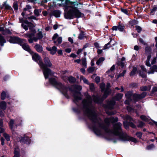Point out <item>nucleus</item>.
Returning <instances> with one entry per match:
<instances>
[{
  "mask_svg": "<svg viewBox=\"0 0 157 157\" xmlns=\"http://www.w3.org/2000/svg\"><path fill=\"white\" fill-rule=\"evenodd\" d=\"M87 100H84L82 101L83 109H85L84 113L89 119L92 122L94 125L92 126L93 130L95 134L98 136L101 135V130L96 126L97 123L99 127L103 129L107 134H113L115 136H118L119 138L123 141H131L135 143L137 142V140L132 137L128 136L126 133H124L122 131V124L120 122H117L113 125V130H112L109 128V126L105 125L99 122L97 115L95 112L89 107V105H91L92 102V99L91 96L88 94L86 97Z\"/></svg>",
  "mask_w": 157,
  "mask_h": 157,
  "instance_id": "obj_1",
  "label": "nucleus"
},
{
  "mask_svg": "<svg viewBox=\"0 0 157 157\" xmlns=\"http://www.w3.org/2000/svg\"><path fill=\"white\" fill-rule=\"evenodd\" d=\"M147 94V92H143L141 94H133L132 91L129 90L125 94L126 98L130 100H133V103H136L139 100L145 98Z\"/></svg>",
  "mask_w": 157,
  "mask_h": 157,
  "instance_id": "obj_2",
  "label": "nucleus"
},
{
  "mask_svg": "<svg viewBox=\"0 0 157 157\" xmlns=\"http://www.w3.org/2000/svg\"><path fill=\"white\" fill-rule=\"evenodd\" d=\"M103 92V94L101 98L98 95H93V97L94 102L98 104H102L104 100L106 99L108 95L111 93V90H108L107 89H105Z\"/></svg>",
  "mask_w": 157,
  "mask_h": 157,
  "instance_id": "obj_3",
  "label": "nucleus"
},
{
  "mask_svg": "<svg viewBox=\"0 0 157 157\" xmlns=\"http://www.w3.org/2000/svg\"><path fill=\"white\" fill-rule=\"evenodd\" d=\"M49 83L53 86H57L59 87H63L64 90H69L71 92L75 93V91H76L74 89L73 90L72 88L70 86H67L63 84L60 82H57L56 79L54 78H49Z\"/></svg>",
  "mask_w": 157,
  "mask_h": 157,
  "instance_id": "obj_4",
  "label": "nucleus"
},
{
  "mask_svg": "<svg viewBox=\"0 0 157 157\" xmlns=\"http://www.w3.org/2000/svg\"><path fill=\"white\" fill-rule=\"evenodd\" d=\"M42 69L43 74L45 79H46L49 78V77L53 76L54 74V72L49 67H40Z\"/></svg>",
  "mask_w": 157,
  "mask_h": 157,
  "instance_id": "obj_5",
  "label": "nucleus"
},
{
  "mask_svg": "<svg viewBox=\"0 0 157 157\" xmlns=\"http://www.w3.org/2000/svg\"><path fill=\"white\" fill-rule=\"evenodd\" d=\"M44 63L42 60L40 67H50L52 65L49 58L48 57H45L43 59Z\"/></svg>",
  "mask_w": 157,
  "mask_h": 157,
  "instance_id": "obj_6",
  "label": "nucleus"
},
{
  "mask_svg": "<svg viewBox=\"0 0 157 157\" xmlns=\"http://www.w3.org/2000/svg\"><path fill=\"white\" fill-rule=\"evenodd\" d=\"M71 9L68 11H65L64 18L67 19H71L74 18V6H71Z\"/></svg>",
  "mask_w": 157,
  "mask_h": 157,
  "instance_id": "obj_7",
  "label": "nucleus"
},
{
  "mask_svg": "<svg viewBox=\"0 0 157 157\" xmlns=\"http://www.w3.org/2000/svg\"><path fill=\"white\" fill-rule=\"evenodd\" d=\"M9 41L11 44H17L20 45L21 43V38L16 36H10V39Z\"/></svg>",
  "mask_w": 157,
  "mask_h": 157,
  "instance_id": "obj_8",
  "label": "nucleus"
},
{
  "mask_svg": "<svg viewBox=\"0 0 157 157\" xmlns=\"http://www.w3.org/2000/svg\"><path fill=\"white\" fill-rule=\"evenodd\" d=\"M82 94L80 91H75V93L73 94L74 99L73 100L74 102L77 105V103L79 100L82 99Z\"/></svg>",
  "mask_w": 157,
  "mask_h": 157,
  "instance_id": "obj_9",
  "label": "nucleus"
},
{
  "mask_svg": "<svg viewBox=\"0 0 157 157\" xmlns=\"http://www.w3.org/2000/svg\"><path fill=\"white\" fill-rule=\"evenodd\" d=\"M84 13H82L76 7L74 6V18H79L84 17Z\"/></svg>",
  "mask_w": 157,
  "mask_h": 157,
  "instance_id": "obj_10",
  "label": "nucleus"
},
{
  "mask_svg": "<svg viewBox=\"0 0 157 157\" xmlns=\"http://www.w3.org/2000/svg\"><path fill=\"white\" fill-rule=\"evenodd\" d=\"M32 58L34 61L37 63L39 66H40L42 59L39 54L36 53H34V54L32 55Z\"/></svg>",
  "mask_w": 157,
  "mask_h": 157,
  "instance_id": "obj_11",
  "label": "nucleus"
},
{
  "mask_svg": "<svg viewBox=\"0 0 157 157\" xmlns=\"http://www.w3.org/2000/svg\"><path fill=\"white\" fill-rule=\"evenodd\" d=\"M21 142L27 145H29L31 142V140L30 138L27 136H24L23 137H21L20 140Z\"/></svg>",
  "mask_w": 157,
  "mask_h": 157,
  "instance_id": "obj_12",
  "label": "nucleus"
},
{
  "mask_svg": "<svg viewBox=\"0 0 157 157\" xmlns=\"http://www.w3.org/2000/svg\"><path fill=\"white\" fill-rule=\"evenodd\" d=\"M140 67L141 68V69L143 71H142L140 70H139L138 71L139 73V76L143 78H146L147 77L146 74L144 72H147V70L144 67V66L143 65H141L140 66Z\"/></svg>",
  "mask_w": 157,
  "mask_h": 157,
  "instance_id": "obj_13",
  "label": "nucleus"
},
{
  "mask_svg": "<svg viewBox=\"0 0 157 157\" xmlns=\"http://www.w3.org/2000/svg\"><path fill=\"white\" fill-rule=\"evenodd\" d=\"M116 103L115 101L114 100H111L107 102L105 105V108L110 110H112L114 109V106Z\"/></svg>",
  "mask_w": 157,
  "mask_h": 157,
  "instance_id": "obj_14",
  "label": "nucleus"
},
{
  "mask_svg": "<svg viewBox=\"0 0 157 157\" xmlns=\"http://www.w3.org/2000/svg\"><path fill=\"white\" fill-rule=\"evenodd\" d=\"M57 47L55 46H53L51 48L47 47L46 49L48 51L50 52V54L52 55H54L57 51Z\"/></svg>",
  "mask_w": 157,
  "mask_h": 157,
  "instance_id": "obj_15",
  "label": "nucleus"
},
{
  "mask_svg": "<svg viewBox=\"0 0 157 157\" xmlns=\"http://www.w3.org/2000/svg\"><path fill=\"white\" fill-rule=\"evenodd\" d=\"M61 14L60 11L59 10H53L50 15L54 16L56 17H60Z\"/></svg>",
  "mask_w": 157,
  "mask_h": 157,
  "instance_id": "obj_16",
  "label": "nucleus"
},
{
  "mask_svg": "<svg viewBox=\"0 0 157 157\" xmlns=\"http://www.w3.org/2000/svg\"><path fill=\"white\" fill-rule=\"evenodd\" d=\"M35 49L37 52L41 53L43 51V47L40 44H36L34 47Z\"/></svg>",
  "mask_w": 157,
  "mask_h": 157,
  "instance_id": "obj_17",
  "label": "nucleus"
},
{
  "mask_svg": "<svg viewBox=\"0 0 157 157\" xmlns=\"http://www.w3.org/2000/svg\"><path fill=\"white\" fill-rule=\"evenodd\" d=\"M117 26L118 27V30L120 31L126 32L125 30L124 29L125 26L123 24L121 23V22H120L118 23V25Z\"/></svg>",
  "mask_w": 157,
  "mask_h": 157,
  "instance_id": "obj_18",
  "label": "nucleus"
},
{
  "mask_svg": "<svg viewBox=\"0 0 157 157\" xmlns=\"http://www.w3.org/2000/svg\"><path fill=\"white\" fill-rule=\"evenodd\" d=\"M14 156L13 157H20V149L18 147H15L14 151Z\"/></svg>",
  "mask_w": 157,
  "mask_h": 157,
  "instance_id": "obj_19",
  "label": "nucleus"
},
{
  "mask_svg": "<svg viewBox=\"0 0 157 157\" xmlns=\"http://www.w3.org/2000/svg\"><path fill=\"white\" fill-rule=\"evenodd\" d=\"M56 88L59 90H61L62 93L65 96V97L68 94V90H64L63 87H59L57 86H54Z\"/></svg>",
  "mask_w": 157,
  "mask_h": 157,
  "instance_id": "obj_20",
  "label": "nucleus"
},
{
  "mask_svg": "<svg viewBox=\"0 0 157 157\" xmlns=\"http://www.w3.org/2000/svg\"><path fill=\"white\" fill-rule=\"evenodd\" d=\"M20 45L21 46L22 48L24 50L27 52H29V51H30L29 46L27 43H24L21 45Z\"/></svg>",
  "mask_w": 157,
  "mask_h": 157,
  "instance_id": "obj_21",
  "label": "nucleus"
},
{
  "mask_svg": "<svg viewBox=\"0 0 157 157\" xmlns=\"http://www.w3.org/2000/svg\"><path fill=\"white\" fill-rule=\"evenodd\" d=\"M6 108V102L4 101L0 102V109L2 110H5Z\"/></svg>",
  "mask_w": 157,
  "mask_h": 157,
  "instance_id": "obj_22",
  "label": "nucleus"
},
{
  "mask_svg": "<svg viewBox=\"0 0 157 157\" xmlns=\"http://www.w3.org/2000/svg\"><path fill=\"white\" fill-rule=\"evenodd\" d=\"M6 42V40L4 37L0 34V45L1 46L4 45V43Z\"/></svg>",
  "mask_w": 157,
  "mask_h": 157,
  "instance_id": "obj_23",
  "label": "nucleus"
},
{
  "mask_svg": "<svg viewBox=\"0 0 157 157\" xmlns=\"http://www.w3.org/2000/svg\"><path fill=\"white\" fill-rule=\"evenodd\" d=\"M36 26V25L33 23V25H30L28 26L29 28V29L31 32L32 33H36V31L34 28Z\"/></svg>",
  "mask_w": 157,
  "mask_h": 157,
  "instance_id": "obj_24",
  "label": "nucleus"
},
{
  "mask_svg": "<svg viewBox=\"0 0 157 157\" xmlns=\"http://www.w3.org/2000/svg\"><path fill=\"white\" fill-rule=\"evenodd\" d=\"M24 21V20L23 18H19L20 22L21 23V27L24 29H25L26 31H27L28 30V29L27 28V25H24V24H23Z\"/></svg>",
  "mask_w": 157,
  "mask_h": 157,
  "instance_id": "obj_25",
  "label": "nucleus"
},
{
  "mask_svg": "<svg viewBox=\"0 0 157 157\" xmlns=\"http://www.w3.org/2000/svg\"><path fill=\"white\" fill-rule=\"evenodd\" d=\"M124 125L125 127L130 126L133 128H136V125L132 122H127L126 123V124L124 123Z\"/></svg>",
  "mask_w": 157,
  "mask_h": 157,
  "instance_id": "obj_26",
  "label": "nucleus"
},
{
  "mask_svg": "<svg viewBox=\"0 0 157 157\" xmlns=\"http://www.w3.org/2000/svg\"><path fill=\"white\" fill-rule=\"evenodd\" d=\"M76 78L70 75L68 77V81L70 83H75L76 81Z\"/></svg>",
  "mask_w": 157,
  "mask_h": 157,
  "instance_id": "obj_27",
  "label": "nucleus"
},
{
  "mask_svg": "<svg viewBox=\"0 0 157 157\" xmlns=\"http://www.w3.org/2000/svg\"><path fill=\"white\" fill-rule=\"evenodd\" d=\"M152 49L150 46H147L145 48V53L146 55L151 54Z\"/></svg>",
  "mask_w": 157,
  "mask_h": 157,
  "instance_id": "obj_28",
  "label": "nucleus"
},
{
  "mask_svg": "<svg viewBox=\"0 0 157 157\" xmlns=\"http://www.w3.org/2000/svg\"><path fill=\"white\" fill-rule=\"evenodd\" d=\"M137 71V68L136 67H133L132 70L130 73V76L131 77L133 76H134Z\"/></svg>",
  "mask_w": 157,
  "mask_h": 157,
  "instance_id": "obj_29",
  "label": "nucleus"
},
{
  "mask_svg": "<svg viewBox=\"0 0 157 157\" xmlns=\"http://www.w3.org/2000/svg\"><path fill=\"white\" fill-rule=\"evenodd\" d=\"M85 34L84 32L82 30L80 31V33L79 35L78 36V38L80 40H82L84 38H86V36H85Z\"/></svg>",
  "mask_w": 157,
  "mask_h": 157,
  "instance_id": "obj_30",
  "label": "nucleus"
},
{
  "mask_svg": "<svg viewBox=\"0 0 157 157\" xmlns=\"http://www.w3.org/2000/svg\"><path fill=\"white\" fill-rule=\"evenodd\" d=\"M2 6L5 7V10H13V8L10 6L8 4H6V2H3Z\"/></svg>",
  "mask_w": 157,
  "mask_h": 157,
  "instance_id": "obj_31",
  "label": "nucleus"
},
{
  "mask_svg": "<svg viewBox=\"0 0 157 157\" xmlns=\"http://www.w3.org/2000/svg\"><path fill=\"white\" fill-rule=\"evenodd\" d=\"M36 33H27L24 35V36L25 37L27 38H33L34 36L35 35Z\"/></svg>",
  "mask_w": 157,
  "mask_h": 157,
  "instance_id": "obj_32",
  "label": "nucleus"
},
{
  "mask_svg": "<svg viewBox=\"0 0 157 157\" xmlns=\"http://www.w3.org/2000/svg\"><path fill=\"white\" fill-rule=\"evenodd\" d=\"M14 123V120L13 119H10L9 123V125L10 129H12L13 128Z\"/></svg>",
  "mask_w": 157,
  "mask_h": 157,
  "instance_id": "obj_33",
  "label": "nucleus"
},
{
  "mask_svg": "<svg viewBox=\"0 0 157 157\" xmlns=\"http://www.w3.org/2000/svg\"><path fill=\"white\" fill-rule=\"evenodd\" d=\"M80 80H82L87 85H89L90 83L83 76L81 75L80 76Z\"/></svg>",
  "mask_w": 157,
  "mask_h": 157,
  "instance_id": "obj_34",
  "label": "nucleus"
},
{
  "mask_svg": "<svg viewBox=\"0 0 157 157\" xmlns=\"http://www.w3.org/2000/svg\"><path fill=\"white\" fill-rule=\"evenodd\" d=\"M122 97V94H121L118 93L116 94L115 98L116 100L118 101L121 99Z\"/></svg>",
  "mask_w": 157,
  "mask_h": 157,
  "instance_id": "obj_35",
  "label": "nucleus"
},
{
  "mask_svg": "<svg viewBox=\"0 0 157 157\" xmlns=\"http://www.w3.org/2000/svg\"><path fill=\"white\" fill-rule=\"evenodd\" d=\"M95 67H90L87 69V72L88 73H93L94 71Z\"/></svg>",
  "mask_w": 157,
  "mask_h": 157,
  "instance_id": "obj_36",
  "label": "nucleus"
},
{
  "mask_svg": "<svg viewBox=\"0 0 157 157\" xmlns=\"http://www.w3.org/2000/svg\"><path fill=\"white\" fill-rule=\"evenodd\" d=\"M13 7L15 10H17L18 9V2L17 1H15L13 3Z\"/></svg>",
  "mask_w": 157,
  "mask_h": 157,
  "instance_id": "obj_37",
  "label": "nucleus"
},
{
  "mask_svg": "<svg viewBox=\"0 0 157 157\" xmlns=\"http://www.w3.org/2000/svg\"><path fill=\"white\" fill-rule=\"evenodd\" d=\"M105 60V58L103 57H101L97 60L96 62V64L98 65L101 62H103Z\"/></svg>",
  "mask_w": 157,
  "mask_h": 157,
  "instance_id": "obj_38",
  "label": "nucleus"
},
{
  "mask_svg": "<svg viewBox=\"0 0 157 157\" xmlns=\"http://www.w3.org/2000/svg\"><path fill=\"white\" fill-rule=\"evenodd\" d=\"M82 66L86 67L87 63L86 59L85 58H82Z\"/></svg>",
  "mask_w": 157,
  "mask_h": 157,
  "instance_id": "obj_39",
  "label": "nucleus"
},
{
  "mask_svg": "<svg viewBox=\"0 0 157 157\" xmlns=\"http://www.w3.org/2000/svg\"><path fill=\"white\" fill-rule=\"evenodd\" d=\"M6 98V92L3 91L1 94V99L2 100H4Z\"/></svg>",
  "mask_w": 157,
  "mask_h": 157,
  "instance_id": "obj_40",
  "label": "nucleus"
},
{
  "mask_svg": "<svg viewBox=\"0 0 157 157\" xmlns=\"http://www.w3.org/2000/svg\"><path fill=\"white\" fill-rule=\"evenodd\" d=\"M140 118L142 121L145 122H148L149 120V119L147 118L144 115H141L140 116Z\"/></svg>",
  "mask_w": 157,
  "mask_h": 157,
  "instance_id": "obj_41",
  "label": "nucleus"
},
{
  "mask_svg": "<svg viewBox=\"0 0 157 157\" xmlns=\"http://www.w3.org/2000/svg\"><path fill=\"white\" fill-rule=\"evenodd\" d=\"M117 64L118 66H121L122 68H123L124 66V63L121 61H118Z\"/></svg>",
  "mask_w": 157,
  "mask_h": 157,
  "instance_id": "obj_42",
  "label": "nucleus"
},
{
  "mask_svg": "<svg viewBox=\"0 0 157 157\" xmlns=\"http://www.w3.org/2000/svg\"><path fill=\"white\" fill-rule=\"evenodd\" d=\"M36 36L38 38L39 40L42 39L43 37V35L41 31L39 32L36 34Z\"/></svg>",
  "mask_w": 157,
  "mask_h": 157,
  "instance_id": "obj_43",
  "label": "nucleus"
},
{
  "mask_svg": "<svg viewBox=\"0 0 157 157\" xmlns=\"http://www.w3.org/2000/svg\"><path fill=\"white\" fill-rule=\"evenodd\" d=\"M155 145L153 144H151L147 146L146 147V149L148 150H150L153 148H155Z\"/></svg>",
  "mask_w": 157,
  "mask_h": 157,
  "instance_id": "obj_44",
  "label": "nucleus"
},
{
  "mask_svg": "<svg viewBox=\"0 0 157 157\" xmlns=\"http://www.w3.org/2000/svg\"><path fill=\"white\" fill-rule=\"evenodd\" d=\"M137 21L135 20L133 21H130L129 22V25H130L132 27L135 24H137Z\"/></svg>",
  "mask_w": 157,
  "mask_h": 157,
  "instance_id": "obj_45",
  "label": "nucleus"
},
{
  "mask_svg": "<svg viewBox=\"0 0 157 157\" xmlns=\"http://www.w3.org/2000/svg\"><path fill=\"white\" fill-rule=\"evenodd\" d=\"M150 90V89H148L147 87V86H142L140 87V90L142 91H148Z\"/></svg>",
  "mask_w": 157,
  "mask_h": 157,
  "instance_id": "obj_46",
  "label": "nucleus"
},
{
  "mask_svg": "<svg viewBox=\"0 0 157 157\" xmlns=\"http://www.w3.org/2000/svg\"><path fill=\"white\" fill-rule=\"evenodd\" d=\"M74 89L75 90H76L79 91L82 90V87L81 86L78 85H75L73 86Z\"/></svg>",
  "mask_w": 157,
  "mask_h": 157,
  "instance_id": "obj_47",
  "label": "nucleus"
},
{
  "mask_svg": "<svg viewBox=\"0 0 157 157\" xmlns=\"http://www.w3.org/2000/svg\"><path fill=\"white\" fill-rule=\"evenodd\" d=\"M112 40L111 39L110 41L104 45V49H106L112 46H108L109 45H110V43Z\"/></svg>",
  "mask_w": 157,
  "mask_h": 157,
  "instance_id": "obj_48",
  "label": "nucleus"
},
{
  "mask_svg": "<svg viewBox=\"0 0 157 157\" xmlns=\"http://www.w3.org/2000/svg\"><path fill=\"white\" fill-rule=\"evenodd\" d=\"M105 84L104 82H102L101 83L100 85V88L101 90V92H103L105 90Z\"/></svg>",
  "mask_w": 157,
  "mask_h": 157,
  "instance_id": "obj_49",
  "label": "nucleus"
},
{
  "mask_svg": "<svg viewBox=\"0 0 157 157\" xmlns=\"http://www.w3.org/2000/svg\"><path fill=\"white\" fill-rule=\"evenodd\" d=\"M25 24L27 25V27L28 28V26L29 25H33V23L27 20V19H25V20H24V21L23 24Z\"/></svg>",
  "mask_w": 157,
  "mask_h": 157,
  "instance_id": "obj_50",
  "label": "nucleus"
},
{
  "mask_svg": "<svg viewBox=\"0 0 157 157\" xmlns=\"http://www.w3.org/2000/svg\"><path fill=\"white\" fill-rule=\"evenodd\" d=\"M3 136L7 141H9L10 140V136L8 134L6 133H4Z\"/></svg>",
  "mask_w": 157,
  "mask_h": 157,
  "instance_id": "obj_51",
  "label": "nucleus"
},
{
  "mask_svg": "<svg viewBox=\"0 0 157 157\" xmlns=\"http://www.w3.org/2000/svg\"><path fill=\"white\" fill-rule=\"evenodd\" d=\"M118 121V119L117 117H112L111 119V121L113 123L117 122Z\"/></svg>",
  "mask_w": 157,
  "mask_h": 157,
  "instance_id": "obj_52",
  "label": "nucleus"
},
{
  "mask_svg": "<svg viewBox=\"0 0 157 157\" xmlns=\"http://www.w3.org/2000/svg\"><path fill=\"white\" fill-rule=\"evenodd\" d=\"M41 11H39V10L38 9H36L34 11V13L36 17H38L40 16V12Z\"/></svg>",
  "mask_w": 157,
  "mask_h": 157,
  "instance_id": "obj_53",
  "label": "nucleus"
},
{
  "mask_svg": "<svg viewBox=\"0 0 157 157\" xmlns=\"http://www.w3.org/2000/svg\"><path fill=\"white\" fill-rule=\"evenodd\" d=\"M145 125V123L142 121H140L139 122V124L138 125L137 127L138 128H142Z\"/></svg>",
  "mask_w": 157,
  "mask_h": 157,
  "instance_id": "obj_54",
  "label": "nucleus"
},
{
  "mask_svg": "<svg viewBox=\"0 0 157 157\" xmlns=\"http://www.w3.org/2000/svg\"><path fill=\"white\" fill-rule=\"evenodd\" d=\"M135 27L136 28V30L137 31V32L139 33H140L142 30V29L141 27L139 25H136Z\"/></svg>",
  "mask_w": 157,
  "mask_h": 157,
  "instance_id": "obj_55",
  "label": "nucleus"
},
{
  "mask_svg": "<svg viewBox=\"0 0 157 157\" xmlns=\"http://www.w3.org/2000/svg\"><path fill=\"white\" fill-rule=\"evenodd\" d=\"M136 135L138 137L141 139L142 137V133L140 132H138L136 133Z\"/></svg>",
  "mask_w": 157,
  "mask_h": 157,
  "instance_id": "obj_56",
  "label": "nucleus"
},
{
  "mask_svg": "<svg viewBox=\"0 0 157 157\" xmlns=\"http://www.w3.org/2000/svg\"><path fill=\"white\" fill-rule=\"evenodd\" d=\"M132 102L133 103V100H130L128 99H127L125 100L124 101V103L125 105H130V102Z\"/></svg>",
  "mask_w": 157,
  "mask_h": 157,
  "instance_id": "obj_57",
  "label": "nucleus"
},
{
  "mask_svg": "<svg viewBox=\"0 0 157 157\" xmlns=\"http://www.w3.org/2000/svg\"><path fill=\"white\" fill-rule=\"evenodd\" d=\"M121 11L123 13L126 15H128V10H127V9H123L122 8H121Z\"/></svg>",
  "mask_w": 157,
  "mask_h": 157,
  "instance_id": "obj_58",
  "label": "nucleus"
},
{
  "mask_svg": "<svg viewBox=\"0 0 157 157\" xmlns=\"http://www.w3.org/2000/svg\"><path fill=\"white\" fill-rule=\"evenodd\" d=\"M73 110L75 113L79 114L80 113V111L78 108L74 107L72 108Z\"/></svg>",
  "mask_w": 157,
  "mask_h": 157,
  "instance_id": "obj_59",
  "label": "nucleus"
},
{
  "mask_svg": "<svg viewBox=\"0 0 157 157\" xmlns=\"http://www.w3.org/2000/svg\"><path fill=\"white\" fill-rule=\"evenodd\" d=\"M26 19H28L29 20H30L31 19H34L36 20H37V19L36 18V17L34 16H32L30 17H26Z\"/></svg>",
  "mask_w": 157,
  "mask_h": 157,
  "instance_id": "obj_60",
  "label": "nucleus"
},
{
  "mask_svg": "<svg viewBox=\"0 0 157 157\" xmlns=\"http://www.w3.org/2000/svg\"><path fill=\"white\" fill-rule=\"evenodd\" d=\"M62 4L67 5L70 0H61Z\"/></svg>",
  "mask_w": 157,
  "mask_h": 157,
  "instance_id": "obj_61",
  "label": "nucleus"
},
{
  "mask_svg": "<svg viewBox=\"0 0 157 157\" xmlns=\"http://www.w3.org/2000/svg\"><path fill=\"white\" fill-rule=\"evenodd\" d=\"M157 10V7L156 6H154L153 8L151 10L150 12V14L151 15H154V14H152L155 11Z\"/></svg>",
  "mask_w": 157,
  "mask_h": 157,
  "instance_id": "obj_62",
  "label": "nucleus"
},
{
  "mask_svg": "<svg viewBox=\"0 0 157 157\" xmlns=\"http://www.w3.org/2000/svg\"><path fill=\"white\" fill-rule=\"evenodd\" d=\"M151 121L153 122H149V124L151 125H153V123L156 126H157V122L151 119Z\"/></svg>",
  "mask_w": 157,
  "mask_h": 157,
  "instance_id": "obj_63",
  "label": "nucleus"
},
{
  "mask_svg": "<svg viewBox=\"0 0 157 157\" xmlns=\"http://www.w3.org/2000/svg\"><path fill=\"white\" fill-rule=\"evenodd\" d=\"M150 69H152L154 72H157V65H153Z\"/></svg>",
  "mask_w": 157,
  "mask_h": 157,
  "instance_id": "obj_64",
  "label": "nucleus"
}]
</instances>
